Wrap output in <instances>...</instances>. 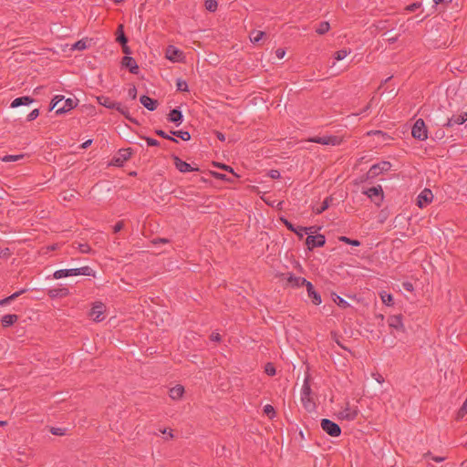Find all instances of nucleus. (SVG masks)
<instances>
[{
    "mask_svg": "<svg viewBox=\"0 0 467 467\" xmlns=\"http://www.w3.org/2000/svg\"><path fill=\"white\" fill-rule=\"evenodd\" d=\"M64 100V96L62 95H57L55 96L50 102L49 105V110L56 109V115H61L64 113L68 112L69 110L75 109L78 104V99H65L64 105L62 107H58V104H60Z\"/></svg>",
    "mask_w": 467,
    "mask_h": 467,
    "instance_id": "f257e3e1",
    "label": "nucleus"
},
{
    "mask_svg": "<svg viewBox=\"0 0 467 467\" xmlns=\"http://www.w3.org/2000/svg\"><path fill=\"white\" fill-rule=\"evenodd\" d=\"M392 167V164L389 161H382L379 163H376L370 167L366 176L368 180H372L378 177L379 174H382L386 171H389Z\"/></svg>",
    "mask_w": 467,
    "mask_h": 467,
    "instance_id": "f03ea898",
    "label": "nucleus"
},
{
    "mask_svg": "<svg viewBox=\"0 0 467 467\" xmlns=\"http://www.w3.org/2000/svg\"><path fill=\"white\" fill-rule=\"evenodd\" d=\"M411 135L418 140L428 139V128L422 119H418L411 129Z\"/></svg>",
    "mask_w": 467,
    "mask_h": 467,
    "instance_id": "7ed1b4c3",
    "label": "nucleus"
},
{
    "mask_svg": "<svg viewBox=\"0 0 467 467\" xmlns=\"http://www.w3.org/2000/svg\"><path fill=\"white\" fill-rule=\"evenodd\" d=\"M362 192L375 204H380L384 199L383 190L380 185L363 189Z\"/></svg>",
    "mask_w": 467,
    "mask_h": 467,
    "instance_id": "20e7f679",
    "label": "nucleus"
},
{
    "mask_svg": "<svg viewBox=\"0 0 467 467\" xmlns=\"http://www.w3.org/2000/svg\"><path fill=\"white\" fill-rule=\"evenodd\" d=\"M322 430L331 437H338L341 434L340 426L328 419H322L320 421Z\"/></svg>",
    "mask_w": 467,
    "mask_h": 467,
    "instance_id": "39448f33",
    "label": "nucleus"
},
{
    "mask_svg": "<svg viewBox=\"0 0 467 467\" xmlns=\"http://www.w3.org/2000/svg\"><path fill=\"white\" fill-rule=\"evenodd\" d=\"M305 244L309 251L314 250L315 248L323 247L326 244V237L324 234H309L306 240Z\"/></svg>",
    "mask_w": 467,
    "mask_h": 467,
    "instance_id": "423d86ee",
    "label": "nucleus"
},
{
    "mask_svg": "<svg viewBox=\"0 0 467 467\" xmlns=\"http://www.w3.org/2000/svg\"><path fill=\"white\" fill-rule=\"evenodd\" d=\"M307 140L310 142H315V143H318V144H322V145L336 146V145H340L341 142L343 141V139L338 136L330 135V136H323V137L316 136V137L309 138Z\"/></svg>",
    "mask_w": 467,
    "mask_h": 467,
    "instance_id": "0eeeda50",
    "label": "nucleus"
},
{
    "mask_svg": "<svg viewBox=\"0 0 467 467\" xmlns=\"http://www.w3.org/2000/svg\"><path fill=\"white\" fill-rule=\"evenodd\" d=\"M450 113L447 109L443 106H440L436 111L432 114V119L434 122L441 127L445 128V124H450Z\"/></svg>",
    "mask_w": 467,
    "mask_h": 467,
    "instance_id": "6e6552de",
    "label": "nucleus"
},
{
    "mask_svg": "<svg viewBox=\"0 0 467 467\" xmlns=\"http://www.w3.org/2000/svg\"><path fill=\"white\" fill-rule=\"evenodd\" d=\"M132 154L131 148L119 150L116 156H114L110 161V164L117 167L123 166L124 162L130 160Z\"/></svg>",
    "mask_w": 467,
    "mask_h": 467,
    "instance_id": "1a4fd4ad",
    "label": "nucleus"
},
{
    "mask_svg": "<svg viewBox=\"0 0 467 467\" xmlns=\"http://www.w3.org/2000/svg\"><path fill=\"white\" fill-rule=\"evenodd\" d=\"M165 57L172 62H183L185 59V55L181 49L172 45H170L166 48Z\"/></svg>",
    "mask_w": 467,
    "mask_h": 467,
    "instance_id": "9d476101",
    "label": "nucleus"
},
{
    "mask_svg": "<svg viewBox=\"0 0 467 467\" xmlns=\"http://www.w3.org/2000/svg\"><path fill=\"white\" fill-rule=\"evenodd\" d=\"M121 67L127 68L130 73L137 75L140 71L139 65L136 60L130 56H124L121 58Z\"/></svg>",
    "mask_w": 467,
    "mask_h": 467,
    "instance_id": "9b49d317",
    "label": "nucleus"
},
{
    "mask_svg": "<svg viewBox=\"0 0 467 467\" xmlns=\"http://www.w3.org/2000/svg\"><path fill=\"white\" fill-rule=\"evenodd\" d=\"M173 164L175 165L176 169L180 171L181 172H190L194 171H199V168H193L189 164L188 162L182 161L176 155H172Z\"/></svg>",
    "mask_w": 467,
    "mask_h": 467,
    "instance_id": "f8f14e48",
    "label": "nucleus"
},
{
    "mask_svg": "<svg viewBox=\"0 0 467 467\" xmlns=\"http://www.w3.org/2000/svg\"><path fill=\"white\" fill-rule=\"evenodd\" d=\"M402 318L403 317L401 314L389 316L388 318V324L391 328L404 333L405 327L402 323Z\"/></svg>",
    "mask_w": 467,
    "mask_h": 467,
    "instance_id": "ddd939ff",
    "label": "nucleus"
},
{
    "mask_svg": "<svg viewBox=\"0 0 467 467\" xmlns=\"http://www.w3.org/2000/svg\"><path fill=\"white\" fill-rule=\"evenodd\" d=\"M105 305L101 302H96L92 308H91V311L89 313V317L94 320V321H97V322H99L102 320V318L100 317L104 311H105Z\"/></svg>",
    "mask_w": 467,
    "mask_h": 467,
    "instance_id": "4468645a",
    "label": "nucleus"
},
{
    "mask_svg": "<svg viewBox=\"0 0 467 467\" xmlns=\"http://www.w3.org/2000/svg\"><path fill=\"white\" fill-rule=\"evenodd\" d=\"M450 124H445V128H451L454 125H462L467 120V112L462 111L459 115H450Z\"/></svg>",
    "mask_w": 467,
    "mask_h": 467,
    "instance_id": "2eb2a0df",
    "label": "nucleus"
},
{
    "mask_svg": "<svg viewBox=\"0 0 467 467\" xmlns=\"http://www.w3.org/2000/svg\"><path fill=\"white\" fill-rule=\"evenodd\" d=\"M167 120L170 122H173L176 126H180L183 121V115L182 111L176 108L170 111L167 116Z\"/></svg>",
    "mask_w": 467,
    "mask_h": 467,
    "instance_id": "dca6fc26",
    "label": "nucleus"
},
{
    "mask_svg": "<svg viewBox=\"0 0 467 467\" xmlns=\"http://www.w3.org/2000/svg\"><path fill=\"white\" fill-rule=\"evenodd\" d=\"M140 102L149 110L153 111L159 106V101L147 95H142L140 98Z\"/></svg>",
    "mask_w": 467,
    "mask_h": 467,
    "instance_id": "f3484780",
    "label": "nucleus"
},
{
    "mask_svg": "<svg viewBox=\"0 0 467 467\" xmlns=\"http://www.w3.org/2000/svg\"><path fill=\"white\" fill-rule=\"evenodd\" d=\"M306 283L307 284H306V287L307 290V295L311 298L312 303L316 306L320 305L322 302L320 294L315 290L314 285H312L311 282H306Z\"/></svg>",
    "mask_w": 467,
    "mask_h": 467,
    "instance_id": "a211bd4d",
    "label": "nucleus"
},
{
    "mask_svg": "<svg viewBox=\"0 0 467 467\" xmlns=\"http://www.w3.org/2000/svg\"><path fill=\"white\" fill-rule=\"evenodd\" d=\"M433 200V193L432 192L425 188L421 191V192L417 197L416 204H424V203H430Z\"/></svg>",
    "mask_w": 467,
    "mask_h": 467,
    "instance_id": "6ab92c4d",
    "label": "nucleus"
},
{
    "mask_svg": "<svg viewBox=\"0 0 467 467\" xmlns=\"http://www.w3.org/2000/svg\"><path fill=\"white\" fill-rule=\"evenodd\" d=\"M358 410L357 408L351 410L348 406L342 411L339 412L338 418L346 420H354L358 415Z\"/></svg>",
    "mask_w": 467,
    "mask_h": 467,
    "instance_id": "aec40b11",
    "label": "nucleus"
},
{
    "mask_svg": "<svg viewBox=\"0 0 467 467\" xmlns=\"http://www.w3.org/2000/svg\"><path fill=\"white\" fill-rule=\"evenodd\" d=\"M97 100L99 102V104L104 106L105 108L107 109H119V102H116V101H112L110 100L109 98L106 97V96H99L97 97Z\"/></svg>",
    "mask_w": 467,
    "mask_h": 467,
    "instance_id": "412c9836",
    "label": "nucleus"
},
{
    "mask_svg": "<svg viewBox=\"0 0 467 467\" xmlns=\"http://www.w3.org/2000/svg\"><path fill=\"white\" fill-rule=\"evenodd\" d=\"M67 270L69 272L68 276L78 275L93 276V277L95 276V272L89 266H83V267H79V268H72V269H67Z\"/></svg>",
    "mask_w": 467,
    "mask_h": 467,
    "instance_id": "4be33fe9",
    "label": "nucleus"
},
{
    "mask_svg": "<svg viewBox=\"0 0 467 467\" xmlns=\"http://www.w3.org/2000/svg\"><path fill=\"white\" fill-rule=\"evenodd\" d=\"M287 284L292 287H300L306 285L308 282L306 278L300 276H295L293 274H288Z\"/></svg>",
    "mask_w": 467,
    "mask_h": 467,
    "instance_id": "5701e85b",
    "label": "nucleus"
},
{
    "mask_svg": "<svg viewBox=\"0 0 467 467\" xmlns=\"http://www.w3.org/2000/svg\"><path fill=\"white\" fill-rule=\"evenodd\" d=\"M34 101H35V99L29 96L18 97L11 102V108L15 109V108H18L20 106H27V105L33 103Z\"/></svg>",
    "mask_w": 467,
    "mask_h": 467,
    "instance_id": "b1692460",
    "label": "nucleus"
},
{
    "mask_svg": "<svg viewBox=\"0 0 467 467\" xmlns=\"http://www.w3.org/2000/svg\"><path fill=\"white\" fill-rule=\"evenodd\" d=\"M116 42L119 44H128L129 38L125 34L124 26L119 24L116 30Z\"/></svg>",
    "mask_w": 467,
    "mask_h": 467,
    "instance_id": "393cba45",
    "label": "nucleus"
},
{
    "mask_svg": "<svg viewBox=\"0 0 467 467\" xmlns=\"http://www.w3.org/2000/svg\"><path fill=\"white\" fill-rule=\"evenodd\" d=\"M18 320V316L16 314H7L1 318V325L3 327L13 326Z\"/></svg>",
    "mask_w": 467,
    "mask_h": 467,
    "instance_id": "a878e982",
    "label": "nucleus"
},
{
    "mask_svg": "<svg viewBox=\"0 0 467 467\" xmlns=\"http://www.w3.org/2000/svg\"><path fill=\"white\" fill-rule=\"evenodd\" d=\"M69 294L68 288L61 287V288H53L48 290V296L52 298L55 297H64Z\"/></svg>",
    "mask_w": 467,
    "mask_h": 467,
    "instance_id": "bb28decb",
    "label": "nucleus"
},
{
    "mask_svg": "<svg viewBox=\"0 0 467 467\" xmlns=\"http://www.w3.org/2000/svg\"><path fill=\"white\" fill-rule=\"evenodd\" d=\"M184 393V388L182 385H176L169 390V396L172 400H178L182 397Z\"/></svg>",
    "mask_w": 467,
    "mask_h": 467,
    "instance_id": "cd10ccee",
    "label": "nucleus"
},
{
    "mask_svg": "<svg viewBox=\"0 0 467 467\" xmlns=\"http://www.w3.org/2000/svg\"><path fill=\"white\" fill-rule=\"evenodd\" d=\"M301 400H302L304 408L307 411L311 412V411L315 410L316 403L314 402L311 396H302Z\"/></svg>",
    "mask_w": 467,
    "mask_h": 467,
    "instance_id": "c85d7f7f",
    "label": "nucleus"
},
{
    "mask_svg": "<svg viewBox=\"0 0 467 467\" xmlns=\"http://www.w3.org/2000/svg\"><path fill=\"white\" fill-rule=\"evenodd\" d=\"M384 36H386L387 41L390 44H394L398 41L400 35L396 34L395 28H391L389 30H387L384 34Z\"/></svg>",
    "mask_w": 467,
    "mask_h": 467,
    "instance_id": "c756f323",
    "label": "nucleus"
},
{
    "mask_svg": "<svg viewBox=\"0 0 467 467\" xmlns=\"http://www.w3.org/2000/svg\"><path fill=\"white\" fill-rule=\"evenodd\" d=\"M333 301L341 308L346 309L349 306V304L347 300L337 295L336 293H332L331 295Z\"/></svg>",
    "mask_w": 467,
    "mask_h": 467,
    "instance_id": "7c9ffc66",
    "label": "nucleus"
},
{
    "mask_svg": "<svg viewBox=\"0 0 467 467\" xmlns=\"http://www.w3.org/2000/svg\"><path fill=\"white\" fill-rule=\"evenodd\" d=\"M330 29V25L327 21L320 22L317 26L316 27L315 31L318 35H324L327 33Z\"/></svg>",
    "mask_w": 467,
    "mask_h": 467,
    "instance_id": "2f4dec72",
    "label": "nucleus"
},
{
    "mask_svg": "<svg viewBox=\"0 0 467 467\" xmlns=\"http://www.w3.org/2000/svg\"><path fill=\"white\" fill-rule=\"evenodd\" d=\"M72 246L78 248L82 254H91L93 252L92 248L88 244L74 242Z\"/></svg>",
    "mask_w": 467,
    "mask_h": 467,
    "instance_id": "473e14b6",
    "label": "nucleus"
},
{
    "mask_svg": "<svg viewBox=\"0 0 467 467\" xmlns=\"http://www.w3.org/2000/svg\"><path fill=\"white\" fill-rule=\"evenodd\" d=\"M265 36V33L263 32V31H252L250 33V40L254 43V44H259V42L261 41V39Z\"/></svg>",
    "mask_w": 467,
    "mask_h": 467,
    "instance_id": "72a5a7b5",
    "label": "nucleus"
},
{
    "mask_svg": "<svg viewBox=\"0 0 467 467\" xmlns=\"http://www.w3.org/2000/svg\"><path fill=\"white\" fill-rule=\"evenodd\" d=\"M171 134L172 136H176L182 140L188 141L191 140V134L188 131L184 130H171Z\"/></svg>",
    "mask_w": 467,
    "mask_h": 467,
    "instance_id": "f704fd0d",
    "label": "nucleus"
},
{
    "mask_svg": "<svg viewBox=\"0 0 467 467\" xmlns=\"http://www.w3.org/2000/svg\"><path fill=\"white\" fill-rule=\"evenodd\" d=\"M121 115H123L125 117V119H127L128 120H130V122L134 123V124H139L137 119H135L134 118H132L130 115V112L128 110V109L126 107H123L121 105V103L119 104V109H117Z\"/></svg>",
    "mask_w": 467,
    "mask_h": 467,
    "instance_id": "c9c22d12",
    "label": "nucleus"
},
{
    "mask_svg": "<svg viewBox=\"0 0 467 467\" xmlns=\"http://www.w3.org/2000/svg\"><path fill=\"white\" fill-rule=\"evenodd\" d=\"M380 297H381L382 302L386 306H392L394 304V299H393V296H392L391 294H388L386 292H383V293L380 294Z\"/></svg>",
    "mask_w": 467,
    "mask_h": 467,
    "instance_id": "e433bc0d",
    "label": "nucleus"
},
{
    "mask_svg": "<svg viewBox=\"0 0 467 467\" xmlns=\"http://www.w3.org/2000/svg\"><path fill=\"white\" fill-rule=\"evenodd\" d=\"M338 240L344 244H350V245H353V246H359L360 245V242L357 239H350L347 236H340L338 237Z\"/></svg>",
    "mask_w": 467,
    "mask_h": 467,
    "instance_id": "4c0bfd02",
    "label": "nucleus"
},
{
    "mask_svg": "<svg viewBox=\"0 0 467 467\" xmlns=\"http://www.w3.org/2000/svg\"><path fill=\"white\" fill-rule=\"evenodd\" d=\"M154 133H155L156 135H158L159 137H161V138H163V139H166V140H171V141H173V142H175V143H178V140H177L175 138H173V136H171V135L167 134V133H166L164 130H154Z\"/></svg>",
    "mask_w": 467,
    "mask_h": 467,
    "instance_id": "58836bf2",
    "label": "nucleus"
},
{
    "mask_svg": "<svg viewBox=\"0 0 467 467\" xmlns=\"http://www.w3.org/2000/svg\"><path fill=\"white\" fill-rule=\"evenodd\" d=\"M205 8L210 12H215L218 7V3L216 0H206L204 3Z\"/></svg>",
    "mask_w": 467,
    "mask_h": 467,
    "instance_id": "ea45409f",
    "label": "nucleus"
},
{
    "mask_svg": "<svg viewBox=\"0 0 467 467\" xmlns=\"http://www.w3.org/2000/svg\"><path fill=\"white\" fill-rule=\"evenodd\" d=\"M351 52L350 49H340L334 54V58L337 60H342L344 59L349 53Z\"/></svg>",
    "mask_w": 467,
    "mask_h": 467,
    "instance_id": "a19ab883",
    "label": "nucleus"
},
{
    "mask_svg": "<svg viewBox=\"0 0 467 467\" xmlns=\"http://www.w3.org/2000/svg\"><path fill=\"white\" fill-rule=\"evenodd\" d=\"M87 42V39L78 40L72 46V49L85 50L88 47Z\"/></svg>",
    "mask_w": 467,
    "mask_h": 467,
    "instance_id": "79ce46f5",
    "label": "nucleus"
},
{
    "mask_svg": "<svg viewBox=\"0 0 467 467\" xmlns=\"http://www.w3.org/2000/svg\"><path fill=\"white\" fill-rule=\"evenodd\" d=\"M466 414H467V399L465 400V401L463 402V404L462 405V407L459 409V410H458V412H457L456 419H457V420H461V419H462Z\"/></svg>",
    "mask_w": 467,
    "mask_h": 467,
    "instance_id": "37998d69",
    "label": "nucleus"
},
{
    "mask_svg": "<svg viewBox=\"0 0 467 467\" xmlns=\"http://www.w3.org/2000/svg\"><path fill=\"white\" fill-rule=\"evenodd\" d=\"M213 165L218 167V168H220V169H222V170L228 171L232 172L233 173V177L234 179L239 177L236 173L234 172V170H233L232 167H230V166H228V165H226L224 163L213 162Z\"/></svg>",
    "mask_w": 467,
    "mask_h": 467,
    "instance_id": "c03bdc74",
    "label": "nucleus"
},
{
    "mask_svg": "<svg viewBox=\"0 0 467 467\" xmlns=\"http://www.w3.org/2000/svg\"><path fill=\"white\" fill-rule=\"evenodd\" d=\"M265 372L268 376H275V373H276V369H275V365L273 363H271V362L266 363L265 366Z\"/></svg>",
    "mask_w": 467,
    "mask_h": 467,
    "instance_id": "a18cd8bd",
    "label": "nucleus"
},
{
    "mask_svg": "<svg viewBox=\"0 0 467 467\" xmlns=\"http://www.w3.org/2000/svg\"><path fill=\"white\" fill-rule=\"evenodd\" d=\"M68 274H69V272L67 269H60V270H57L54 272L53 277L56 279H60L63 277H67Z\"/></svg>",
    "mask_w": 467,
    "mask_h": 467,
    "instance_id": "49530a36",
    "label": "nucleus"
},
{
    "mask_svg": "<svg viewBox=\"0 0 467 467\" xmlns=\"http://www.w3.org/2000/svg\"><path fill=\"white\" fill-rule=\"evenodd\" d=\"M140 137L141 139H144L147 141L148 146H150V147H158V146H160V141L155 140V139H153V138L146 137V136H142V135H140Z\"/></svg>",
    "mask_w": 467,
    "mask_h": 467,
    "instance_id": "de8ad7c7",
    "label": "nucleus"
},
{
    "mask_svg": "<svg viewBox=\"0 0 467 467\" xmlns=\"http://www.w3.org/2000/svg\"><path fill=\"white\" fill-rule=\"evenodd\" d=\"M210 174L213 177L220 179V180L228 181V182H234V178H233V179L232 178H228L225 174L220 173V172H217V171H210Z\"/></svg>",
    "mask_w": 467,
    "mask_h": 467,
    "instance_id": "09e8293b",
    "label": "nucleus"
},
{
    "mask_svg": "<svg viewBox=\"0 0 467 467\" xmlns=\"http://www.w3.org/2000/svg\"><path fill=\"white\" fill-rule=\"evenodd\" d=\"M176 87L178 91H188V84L185 80L178 79L176 82Z\"/></svg>",
    "mask_w": 467,
    "mask_h": 467,
    "instance_id": "8fccbe9b",
    "label": "nucleus"
},
{
    "mask_svg": "<svg viewBox=\"0 0 467 467\" xmlns=\"http://www.w3.org/2000/svg\"><path fill=\"white\" fill-rule=\"evenodd\" d=\"M317 229H319V227H317V226H309V227L299 226V230L301 232H305V234H307V236L309 234H313L317 233Z\"/></svg>",
    "mask_w": 467,
    "mask_h": 467,
    "instance_id": "3c124183",
    "label": "nucleus"
},
{
    "mask_svg": "<svg viewBox=\"0 0 467 467\" xmlns=\"http://www.w3.org/2000/svg\"><path fill=\"white\" fill-rule=\"evenodd\" d=\"M23 158H24V155H22V154H20V155H5L2 158V161L5 162H9V161H18Z\"/></svg>",
    "mask_w": 467,
    "mask_h": 467,
    "instance_id": "603ef678",
    "label": "nucleus"
},
{
    "mask_svg": "<svg viewBox=\"0 0 467 467\" xmlns=\"http://www.w3.org/2000/svg\"><path fill=\"white\" fill-rule=\"evenodd\" d=\"M388 216H389V211L386 207L385 209H382L378 215L379 223H383L387 220Z\"/></svg>",
    "mask_w": 467,
    "mask_h": 467,
    "instance_id": "864d4df0",
    "label": "nucleus"
},
{
    "mask_svg": "<svg viewBox=\"0 0 467 467\" xmlns=\"http://www.w3.org/2000/svg\"><path fill=\"white\" fill-rule=\"evenodd\" d=\"M264 412L270 418L273 419L275 415V410L272 405H265L264 408Z\"/></svg>",
    "mask_w": 467,
    "mask_h": 467,
    "instance_id": "5fc2aeb1",
    "label": "nucleus"
},
{
    "mask_svg": "<svg viewBox=\"0 0 467 467\" xmlns=\"http://www.w3.org/2000/svg\"><path fill=\"white\" fill-rule=\"evenodd\" d=\"M311 388L307 381V379L305 380V383L302 388V396H311Z\"/></svg>",
    "mask_w": 467,
    "mask_h": 467,
    "instance_id": "6e6d98bb",
    "label": "nucleus"
},
{
    "mask_svg": "<svg viewBox=\"0 0 467 467\" xmlns=\"http://www.w3.org/2000/svg\"><path fill=\"white\" fill-rule=\"evenodd\" d=\"M280 220L282 221V223L285 225V227L289 231L296 232V227L291 222H289L287 219H285L283 216L280 217Z\"/></svg>",
    "mask_w": 467,
    "mask_h": 467,
    "instance_id": "4d7b16f0",
    "label": "nucleus"
},
{
    "mask_svg": "<svg viewBox=\"0 0 467 467\" xmlns=\"http://www.w3.org/2000/svg\"><path fill=\"white\" fill-rule=\"evenodd\" d=\"M50 432H51L53 435H57V436H63V435H65V434H66V429L51 427V428H50Z\"/></svg>",
    "mask_w": 467,
    "mask_h": 467,
    "instance_id": "13d9d810",
    "label": "nucleus"
},
{
    "mask_svg": "<svg viewBox=\"0 0 467 467\" xmlns=\"http://www.w3.org/2000/svg\"><path fill=\"white\" fill-rule=\"evenodd\" d=\"M420 6H421V3L420 2H415V3H412V4L409 5H407L405 7V10L408 11V12H414L417 9H419Z\"/></svg>",
    "mask_w": 467,
    "mask_h": 467,
    "instance_id": "bf43d9fd",
    "label": "nucleus"
},
{
    "mask_svg": "<svg viewBox=\"0 0 467 467\" xmlns=\"http://www.w3.org/2000/svg\"><path fill=\"white\" fill-rule=\"evenodd\" d=\"M39 116V109H33L26 117V120L27 121H32L34 119H36L37 117Z\"/></svg>",
    "mask_w": 467,
    "mask_h": 467,
    "instance_id": "052dcab7",
    "label": "nucleus"
},
{
    "mask_svg": "<svg viewBox=\"0 0 467 467\" xmlns=\"http://www.w3.org/2000/svg\"><path fill=\"white\" fill-rule=\"evenodd\" d=\"M12 254V252L9 248H0V258H9Z\"/></svg>",
    "mask_w": 467,
    "mask_h": 467,
    "instance_id": "680f3d73",
    "label": "nucleus"
},
{
    "mask_svg": "<svg viewBox=\"0 0 467 467\" xmlns=\"http://www.w3.org/2000/svg\"><path fill=\"white\" fill-rule=\"evenodd\" d=\"M331 335H332V337L334 338V340L336 341V343H337V344L341 348H343L344 350H347V351H348L350 354H352L351 350H350V349H348L347 347H345V346L341 343V341L338 339V336H337V333H332Z\"/></svg>",
    "mask_w": 467,
    "mask_h": 467,
    "instance_id": "e2e57ef3",
    "label": "nucleus"
},
{
    "mask_svg": "<svg viewBox=\"0 0 467 467\" xmlns=\"http://www.w3.org/2000/svg\"><path fill=\"white\" fill-rule=\"evenodd\" d=\"M388 23H389V20H380V21L377 22L375 26L379 30H384L388 27Z\"/></svg>",
    "mask_w": 467,
    "mask_h": 467,
    "instance_id": "0e129e2a",
    "label": "nucleus"
},
{
    "mask_svg": "<svg viewBox=\"0 0 467 467\" xmlns=\"http://www.w3.org/2000/svg\"><path fill=\"white\" fill-rule=\"evenodd\" d=\"M27 291V289H21L14 294H12L11 296H7L9 302L15 300L16 298H17L19 296H21L22 294L26 293Z\"/></svg>",
    "mask_w": 467,
    "mask_h": 467,
    "instance_id": "69168bd1",
    "label": "nucleus"
},
{
    "mask_svg": "<svg viewBox=\"0 0 467 467\" xmlns=\"http://www.w3.org/2000/svg\"><path fill=\"white\" fill-rule=\"evenodd\" d=\"M170 242L171 241L169 239H167V238H161V237H157V238H154V239L151 240V243L153 244H155V245L159 244H169Z\"/></svg>",
    "mask_w": 467,
    "mask_h": 467,
    "instance_id": "338daca9",
    "label": "nucleus"
},
{
    "mask_svg": "<svg viewBox=\"0 0 467 467\" xmlns=\"http://www.w3.org/2000/svg\"><path fill=\"white\" fill-rule=\"evenodd\" d=\"M124 228V222L119 221L114 226H113V233H119Z\"/></svg>",
    "mask_w": 467,
    "mask_h": 467,
    "instance_id": "774afa93",
    "label": "nucleus"
}]
</instances>
